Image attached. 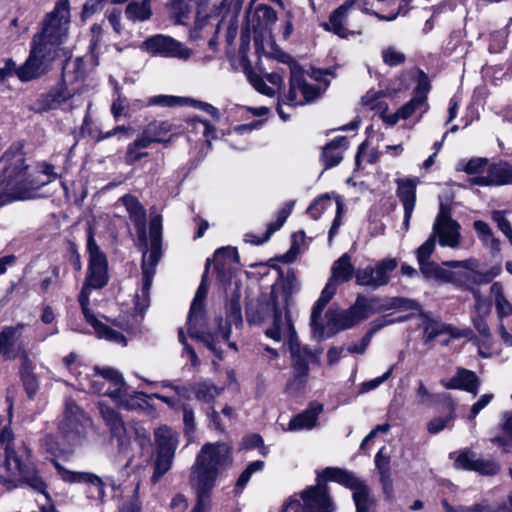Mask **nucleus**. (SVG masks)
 Wrapping results in <instances>:
<instances>
[{
  "instance_id": "39448f33",
  "label": "nucleus",
  "mask_w": 512,
  "mask_h": 512,
  "mask_svg": "<svg viewBox=\"0 0 512 512\" xmlns=\"http://www.w3.org/2000/svg\"><path fill=\"white\" fill-rule=\"evenodd\" d=\"M479 262L475 258L462 261H446L442 265L430 261L421 266L420 272L427 279L438 283L463 285L468 280L478 284L491 282L501 271V265H495L486 271H479Z\"/></svg>"
},
{
  "instance_id": "9d476101",
  "label": "nucleus",
  "mask_w": 512,
  "mask_h": 512,
  "mask_svg": "<svg viewBox=\"0 0 512 512\" xmlns=\"http://www.w3.org/2000/svg\"><path fill=\"white\" fill-rule=\"evenodd\" d=\"M161 229L162 220L160 216H154L150 220L149 235L150 249L143 253L142 259V287L135 295V310L140 316L150 304V288L155 274V267L161 257Z\"/></svg>"
},
{
  "instance_id": "49530a36",
  "label": "nucleus",
  "mask_w": 512,
  "mask_h": 512,
  "mask_svg": "<svg viewBox=\"0 0 512 512\" xmlns=\"http://www.w3.org/2000/svg\"><path fill=\"white\" fill-rule=\"evenodd\" d=\"M404 319H406V317L398 318L397 320H383L381 323H376L375 326L361 339V341L359 343H354V344L349 345L347 348V351L351 354H354V353L363 354L366 351V349L371 341V338L376 331H378L379 329H381L382 327H384L386 325H389V324H392L395 322H400V321H403Z\"/></svg>"
},
{
  "instance_id": "338daca9",
  "label": "nucleus",
  "mask_w": 512,
  "mask_h": 512,
  "mask_svg": "<svg viewBox=\"0 0 512 512\" xmlns=\"http://www.w3.org/2000/svg\"><path fill=\"white\" fill-rule=\"evenodd\" d=\"M138 491L139 483L135 487L132 497L125 500L119 506V512H141V502L139 500Z\"/></svg>"
},
{
  "instance_id": "393cba45",
  "label": "nucleus",
  "mask_w": 512,
  "mask_h": 512,
  "mask_svg": "<svg viewBox=\"0 0 512 512\" xmlns=\"http://www.w3.org/2000/svg\"><path fill=\"white\" fill-rule=\"evenodd\" d=\"M111 399L126 410H145L148 408L147 394L131 390L123 380V387L109 392Z\"/></svg>"
},
{
  "instance_id": "c9c22d12",
  "label": "nucleus",
  "mask_w": 512,
  "mask_h": 512,
  "mask_svg": "<svg viewBox=\"0 0 512 512\" xmlns=\"http://www.w3.org/2000/svg\"><path fill=\"white\" fill-rule=\"evenodd\" d=\"M354 273V266L351 262V256L348 253H344L332 264L329 281L338 286L351 280Z\"/></svg>"
},
{
  "instance_id": "8fccbe9b",
  "label": "nucleus",
  "mask_w": 512,
  "mask_h": 512,
  "mask_svg": "<svg viewBox=\"0 0 512 512\" xmlns=\"http://www.w3.org/2000/svg\"><path fill=\"white\" fill-rule=\"evenodd\" d=\"M298 289L299 281L294 271L288 270L284 276L281 289L279 290L273 288L272 291L275 290L277 292L280 301L283 300V297H285V299H287V304H289L290 295L296 292Z\"/></svg>"
},
{
  "instance_id": "5fc2aeb1",
  "label": "nucleus",
  "mask_w": 512,
  "mask_h": 512,
  "mask_svg": "<svg viewBox=\"0 0 512 512\" xmlns=\"http://www.w3.org/2000/svg\"><path fill=\"white\" fill-rule=\"evenodd\" d=\"M21 378L28 397H34L39 389V383L37 377L30 371L25 361L22 363Z\"/></svg>"
},
{
  "instance_id": "b1692460",
  "label": "nucleus",
  "mask_w": 512,
  "mask_h": 512,
  "mask_svg": "<svg viewBox=\"0 0 512 512\" xmlns=\"http://www.w3.org/2000/svg\"><path fill=\"white\" fill-rule=\"evenodd\" d=\"M25 466L15 451L5 452V460L0 465V484L8 490L19 487V479Z\"/></svg>"
},
{
  "instance_id": "5701e85b",
  "label": "nucleus",
  "mask_w": 512,
  "mask_h": 512,
  "mask_svg": "<svg viewBox=\"0 0 512 512\" xmlns=\"http://www.w3.org/2000/svg\"><path fill=\"white\" fill-rule=\"evenodd\" d=\"M54 466L60 477L70 483H86L89 485L90 497L103 500L105 497V483L97 475L87 472H74L65 469L58 462H54Z\"/></svg>"
},
{
  "instance_id": "6e6552de",
  "label": "nucleus",
  "mask_w": 512,
  "mask_h": 512,
  "mask_svg": "<svg viewBox=\"0 0 512 512\" xmlns=\"http://www.w3.org/2000/svg\"><path fill=\"white\" fill-rule=\"evenodd\" d=\"M85 75V62L82 58L68 59L62 68V83L47 94L41 95L39 102L42 108L55 109L68 100H72L71 109L82 106L83 94L87 90L83 84Z\"/></svg>"
},
{
  "instance_id": "cd10ccee",
  "label": "nucleus",
  "mask_w": 512,
  "mask_h": 512,
  "mask_svg": "<svg viewBox=\"0 0 512 512\" xmlns=\"http://www.w3.org/2000/svg\"><path fill=\"white\" fill-rule=\"evenodd\" d=\"M397 184V196L402 202L404 209L403 229L407 232L416 203V183L411 179H400L397 181Z\"/></svg>"
},
{
  "instance_id": "58836bf2",
  "label": "nucleus",
  "mask_w": 512,
  "mask_h": 512,
  "mask_svg": "<svg viewBox=\"0 0 512 512\" xmlns=\"http://www.w3.org/2000/svg\"><path fill=\"white\" fill-rule=\"evenodd\" d=\"M101 415L106 422V424L110 427L111 433L114 437L118 438L121 445H124V436L126 435V427L124 425L123 420L121 419L119 413L114 409L101 406Z\"/></svg>"
},
{
  "instance_id": "680f3d73",
  "label": "nucleus",
  "mask_w": 512,
  "mask_h": 512,
  "mask_svg": "<svg viewBox=\"0 0 512 512\" xmlns=\"http://www.w3.org/2000/svg\"><path fill=\"white\" fill-rule=\"evenodd\" d=\"M436 239L431 234L429 238L417 249L416 257L419 264V268L423 266V264H427L430 262V256L435 250Z\"/></svg>"
},
{
  "instance_id": "4d7b16f0",
  "label": "nucleus",
  "mask_w": 512,
  "mask_h": 512,
  "mask_svg": "<svg viewBox=\"0 0 512 512\" xmlns=\"http://www.w3.org/2000/svg\"><path fill=\"white\" fill-rule=\"evenodd\" d=\"M362 104L370 110L385 112L387 104L383 101V94L379 91H368L362 97Z\"/></svg>"
},
{
  "instance_id": "423d86ee",
  "label": "nucleus",
  "mask_w": 512,
  "mask_h": 512,
  "mask_svg": "<svg viewBox=\"0 0 512 512\" xmlns=\"http://www.w3.org/2000/svg\"><path fill=\"white\" fill-rule=\"evenodd\" d=\"M2 160L8 163L4 167L2 193L11 200H27L34 198L35 192L50 182L39 178V171L31 168L21 152H6Z\"/></svg>"
},
{
  "instance_id": "f257e3e1",
  "label": "nucleus",
  "mask_w": 512,
  "mask_h": 512,
  "mask_svg": "<svg viewBox=\"0 0 512 512\" xmlns=\"http://www.w3.org/2000/svg\"><path fill=\"white\" fill-rule=\"evenodd\" d=\"M271 304L273 307L272 323L265 330V335L276 341H285L288 345L291 358L293 377L287 385L288 390H301L309 378V363L319 360L320 350H311L307 345H302L291 320L287 299L279 300L275 290L271 291Z\"/></svg>"
},
{
  "instance_id": "aec40b11",
  "label": "nucleus",
  "mask_w": 512,
  "mask_h": 512,
  "mask_svg": "<svg viewBox=\"0 0 512 512\" xmlns=\"http://www.w3.org/2000/svg\"><path fill=\"white\" fill-rule=\"evenodd\" d=\"M27 324L18 322L15 325L4 326L0 331V356L7 360L17 358L28 362V354L22 341Z\"/></svg>"
},
{
  "instance_id": "09e8293b",
  "label": "nucleus",
  "mask_w": 512,
  "mask_h": 512,
  "mask_svg": "<svg viewBox=\"0 0 512 512\" xmlns=\"http://www.w3.org/2000/svg\"><path fill=\"white\" fill-rule=\"evenodd\" d=\"M502 430L504 435L493 438L492 442L502 447L505 452H509L512 446V414H503Z\"/></svg>"
},
{
  "instance_id": "e2e57ef3",
  "label": "nucleus",
  "mask_w": 512,
  "mask_h": 512,
  "mask_svg": "<svg viewBox=\"0 0 512 512\" xmlns=\"http://www.w3.org/2000/svg\"><path fill=\"white\" fill-rule=\"evenodd\" d=\"M292 208L293 203H288L278 212L276 221L270 223L267 227L265 240H268L274 232H276L283 226V224L291 214Z\"/></svg>"
},
{
  "instance_id": "f3484780",
  "label": "nucleus",
  "mask_w": 512,
  "mask_h": 512,
  "mask_svg": "<svg viewBox=\"0 0 512 512\" xmlns=\"http://www.w3.org/2000/svg\"><path fill=\"white\" fill-rule=\"evenodd\" d=\"M58 56L50 48L31 41L30 53L26 61L17 69V77L22 81H30L47 73L51 63Z\"/></svg>"
},
{
  "instance_id": "a211bd4d",
  "label": "nucleus",
  "mask_w": 512,
  "mask_h": 512,
  "mask_svg": "<svg viewBox=\"0 0 512 512\" xmlns=\"http://www.w3.org/2000/svg\"><path fill=\"white\" fill-rule=\"evenodd\" d=\"M123 376L111 367H94L92 374H86L79 379L80 389L83 391L103 394L111 398L109 392L123 387Z\"/></svg>"
},
{
  "instance_id": "ddd939ff",
  "label": "nucleus",
  "mask_w": 512,
  "mask_h": 512,
  "mask_svg": "<svg viewBox=\"0 0 512 512\" xmlns=\"http://www.w3.org/2000/svg\"><path fill=\"white\" fill-rule=\"evenodd\" d=\"M90 426V418L72 398H67L59 430L68 445L71 448L82 445Z\"/></svg>"
},
{
  "instance_id": "0eeeda50",
  "label": "nucleus",
  "mask_w": 512,
  "mask_h": 512,
  "mask_svg": "<svg viewBox=\"0 0 512 512\" xmlns=\"http://www.w3.org/2000/svg\"><path fill=\"white\" fill-rule=\"evenodd\" d=\"M206 275L202 277V281L196 291L192 301L187 324L191 337L201 341L208 349H210L217 357H222V344H227L229 348L236 350V344L229 341L230 327L227 323H223L222 318L215 319V328L213 331H204L202 325L204 322V299L206 297L208 287L205 281Z\"/></svg>"
},
{
  "instance_id": "2eb2a0df",
  "label": "nucleus",
  "mask_w": 512,
  "mask_h": 512,
  "mask_svg": "<svg viewBox=\"0 0 512 512\" xmlns=\"http://www.w3.org/2000/svg\"><path fill=\"white\" fill-rule=\"evenodd\" d=\"M333 510L327 485L319 481L315 486L307 488L299 495L292 496L283 512H332Z\"/></svg>"
},
{
  "instance_id": "3c124183",
  "label": "nucleus",
  "mask_w": 512,
  "mask_h": 512,
  "mask_svg": "<svg viewBox=\"0 0 512 512\" xmlns=\"http://www.w3.org/2000/svg\"><path fill=\"white\" fill-rule=\"evenodd\" d=\"M385 447H382L375 456V465L377 470L379 471L381 481L383 485L386 487L391 484V473H390V456L386 455Z\"/></svg>"
},
{
  "instance_id": "20e7f679",
  "label": "nucleus",
  "mask_w": 512,
  "mask_h": 512,
  "mask_svg": "<svg viewBox=\"0 0 512 512\" xmlns=\"http://www.w3.org/2000/svg\"><path fill=\"white\" fill-rule=\"evenodd\" d=\"M231 447L224 442L206 443L191 467L190 483L197 500L209 501L219 474L232 464Z\"/></svg>"
},
{
  "instance_id": "a18cd8bd",
  "label": "nucleus",
  "mask_w": 512,
  "mask_h": 512,
  "mask_svg": "<svg viewBox=\"0 0 512 512\" xmlns=\"http://www.w3.org/2000/svg\"><path fill=\"white\" fill-rule=\"evenodd\" d=\"M491 177L494 186L512 184V165L501 162L490 166Z\"/></svg>"
},
{
  "instance_id": "dca6fc26",
  "label": "nucleus",
  "mask_w": 512,
  "mask_h": 512,
  "mask_svg": "<svg viewBox=\"0 0 512 512\" xmlns=\"http://www.w3.org/2000/svg\"><path fill=\"white\" fill-rule=\"evenodd\" d=\"M233 0H195L197 6L195 29L218 33L222 22L230 13Z\"/></svg>"
},
{
  "instance_id": "7c9ffc66",
  "label": "nucleus",
  "mask_w": 512,
  "mask_h": 512,
  "mask_svg": "<svg viewBox=\"0 0 512 512\" xmlns=\"http://www.w3.org/2000/svg\"><path fill=\"white\" fill-rule=\"evenodd\" d=\"M361 8V4L355 0H347L339 6L330 16L329 22L324 24L326 30L332 31L340 37H347L348 29L345 27L348 11L352 8Z\"/></svg>"
},
{
  "instance_id": "0e129e2a",
  "label": "nucleus",
  "mask_w": 512,
  "mask_h": 512,
  "mask_svg": "<svg viewBox=\"0 0 512 512\" xmlns=\"http://www.w3.org/2000/svg\"><path fill=\"white\" fill-rule=\"evenodd\" d=\"M332 206V200L328 195L317 198L307 209V213L314 219L320 218L322 213Z\"/></svg>"
},
{
  "instance_id": "9b49d317",
  "label": "nucleus",
  "mask_w": 512,
  "mask_h": 512,
  "mask_svg": "<svg viewBox=\"0 0 512 512\" xmlns=\"http://www.w3.org/2000/svg\"><path fill=\"white\" fill-rule=\"evenodd\" d=\"M376 302L375 298L367 299L365 296L359 295L354 305L346 310L331 306L325 314L326 324H323L325 327L324 337L328 338L340 331L350 329L368 318L376 312Z\"/></svg>"
},
{
  "instance_id": "e433bc0d",
  "label": "nucleus",
  "mask_w": 512,
  "mask_h": 512,
  "mask_svg": "<svg viewBox=\"0 0 512 512\" xmlns=\"http://www.w3.org/2000/svg\"><path fill=\"white\" fill-rule=\"evenodd\" d=\"M473 229L482 245L488 249L493 256L497 255L501 250L500 240L494 235L488 223L482 220L473 222Z\"/></svg>"
},
{
  "instance_id": "a878e982",
  "label": "nucleus",
  "mask_w": 512,
  "mask_h": 512,
  "mask_svg": "<svg viewBox=\"0 0 512 512\" xmlns=\"http://www.w3.org/2000/svg\"><path fill=\"white\" fill-rule=\"evenodd\" d=\"M337 285L333 282L329 281L325 285L324 289L321 292V295L315 305L313 306L310 325L312 328V334L315 338L322 339L325 335V327L321 322V315L324 311L328 302L332 299L337 290Z\"/></svg>"
},
{
  "instance_id": "f704fd0d",
  "label": "nucleus",
  "mask_w": 512,
  "mask_h": 512,
  "mask_svg": "<svg viewBox=\"0 0 512 512\" xmlns=\"http://www.w3.org/2000/svg\"><path fill=\"white\" fill-rule=\"evenodd\" d=\"M272 315L271 294L259 297L255 303L248 304L246 308V319L250 324H261Z\"/></svg>"
},
{
  "instance_id": "c756f323",
  "label": "nucleus",
  "mask_w": 512,
  "mask_h": 512,
  "mask_svg": "<svg viewBox=\"0 0 512 512\" xmlns=\"http://www.w3.org/2000/svg\"><path fill=\"white\" fill-rule=\"evenodd\" d=\"M457 468L476 471L483 475H494L498 472L499 466L492 460L477 457L473 452H463L455 460Z\"/></svg>"
},
{
  "instance_id": "1a4fd4ad",
  "label": "nucleus",
  "mask_w": 512,
  "mask_h": 512,
  "mask_svg": "<svg viewBox=\"0 0 512 512\" xmlns=\"http://www.w3.org/2000/svg\"><path fill=\"white\" fill-rule=\"evenodd\" d=\"M70 22V1L58 0L53 10L43 18L41 30L32 40L58 54L59 47L68 39Z\"/></svg>"
},
{
  "instance_id": "f8f14e48",
  "label": "nucleus",
  "mask_w": 512,
  "mask_h": 512,
  "mask_svg": "<svg viewBox=\"0 0 512 512\" xmlns=\"http://www.w3.org/2000/svg\"><path fill=\"white\" fill-rule=\"evenodd\" d=\"M319 477L325 481H334L351 489L356 512H375L376 502L370 493V489L353 473L338 467H327L319 473Z\"/></svg>"
},
{
  "instance_id": "7ed1b4c3",
  "label": "nucleus",
  "mask_w": 512,
  "mask_h": 512,
  "mask_svg": "<svg viewBox=\"0 0 512 512\" xmlns=\"http://www.w3.org/2000/svg\"><path fill=\"white\" fill-rule=\"evenodd\" d=\"M231 447L224 442L206 443L191 467L190 483L197 500L209 501L219 474L232 464Z\"/></svg>"
},
{
  "instance_id": "412c9836",
  "label": "nucleus",
  "mask_w": 512,
  "mask_h": 512,
  "mask_svg": "<svg viewBox=\"0 0 512 512\" xmlns=\"http://www.w3.org/2000/svg\"><path fill=\"white\" fill-rule=\"evenodd\" d=\"M141 47L152 55H158L166 58L187 60L192 55L191 49L186 47L184 44L162 34H157L147 38Z\"/></svg>"
},
{
  "instance_id": "4c0bfd02",
  "label": "nucleus",
  "mask_w": 512,
  "mask_h": 512,
  "mask_svg": "<svg viewBox=\"0 0 512 512\" xmlns=\"http://www.w3.org/2000/svg\"><path fill=\"white\" fill-rule=\"evenodd\" d=\"M119 201L126 208L131 220L139 227L143 238H145L146 213L139 200L127 194L122 196Z\"/></svg>"
},
{
  "instance_id": "c85d7f7f",
  "label": "nucleus",
  "mask_w": 512,
  "mask_h": 512,
  "mask_svg": "<svg viewBox=\"0 0 512 512\" xmlns=\"http://www.w3.org/2000/svg\"><path fill=\"white\" fill-rule=\"evenodd\" d=\"M277 21L276 11L257 0H252L251 7L248 12V22L254 30H264L274 25Z\"/></svg>"
},
{
  "instance_id": "603ef678",
  "label": "nucleus",
  "mask_w": 512,
  "mask_h": 512,
  "mask_svg": "<svg viewBox=\"0 0 512 512\" xmlns=\"http://www.w3.org/2000/svg\"><path fill=\"white\" fill-rule=\"evenodd\" d=\"M427 103H424L422 96L414 97L398 109V115L403 120L410 118L413 114L419 112L420 114L426 112Z\"/></svg>"
},
{
  "instance_id": "72a5a7b5",
  "label": "nucleus",
  "mask_w": 512,
  "mask_h": 512,
  "mask_svg": "<svg viewBox=\"0 0 512 512\" xmlns=\"http://www.w3.org/2000/svg\"><path fill=\"white\" fill-rule=\"evenodd\" d=\"M443 385L448 389H462L476 395L480 385V380L475 372L464 368H458L456 374L450 379V381L443 383Z\"/></svg>"
},
{
  "instance_id": "37998d69",
  "label": "nucleus",
  "mask_w": 512,
  "mask_h": 512,
  "mask_svg": "<svg viewBox=\"0 0 512 512\" xmlns=\"http://www.w3.org/2000/svg\"><path fill=\"white\" fill-rule=\"evenodd\" d=\"M192 392H194L198 400L210 402L217 397L222 389L215 386L212 382L203 380L191 385Z\"/></svg>"
},
{
  "instance_id": "69168bd1",
  "label": "nucleus",
  "mask_w": 512,
  "mask_h": 512,
  "mask_svg": "<svg viewBox=\"0 0 512 512\" xmlns=\"http://www.w3.org/2000/svg\"><path fill=\"white\" fill-rule=\"evenodd\" d=\"M382 58L388 66H396L405 61V55L394 47L385 48L382 51Z\"/></svg>"
},
{
  "instance_id": "4468645a",
  "label": "nucleus",
  "mask_w": 512,
  "mask_h": 512,
  "mask_svg": "<svg viewBox=\"0 0 512 512\" xmlns=\"http://www.w3.org/2000/svg\"><path fill=\"white\" fill-rule=\"evenodd\" d=\"M279 61L287 64L290 69V88L286 95L288 105H304L320 95L319 88L307 83L306 72L289 54L279 55Z\"/></svg>"
},
{
  "instance_id": "de8ad7c7",
  "label": "nucleus",
  "mask_w": 512,
  "mask_h": 512,
  "mask_svg": "<svg viewBox=\"0 0 512 512\" xmlns=\"http://www.w3.org/2000/svg\"><path fill=\"white\" fill-rule=\"evenodd\" d=\"M195 0H171V12L180 24H185L192 12Z\"/></svg>"
},
{
  "instance_id": "052dcab7",
  "label": "nucleus",
  "mask_w": 512,
  "mask_h": 512,
  "mask_svg": "<svg viewBox=\"0 0 512 512\" xmlns=\"http://www.w3.org/2000/svg\"><path fill=\"white\" fill-rule=\"evenodd\" d=\"M263 467H264V462L261 460H256V461L249 463L247 465V467L245 468V470L240 474V476L236 482V489L238 491H242L243 488L249 482L251 476L256 472L261 471L263 469Z\"/></svg>"
},
{
  "instance_id": "bb28decb",
  "label": "nucleus",
  "mask_w": 512,
  "mask_h": 512,
  "mask_svg": "<svg viewBox=\"0 0 512 512\" xmlns=\"http://www.w3.org/2000/svg\"><path fill=\"white\" fill-rule=\"evenodd\" d=\"M337 285L333 282L329 281L325 285L324 289L321 292V295L315 305L313 306L310 325L312 328V334L315 338L322 339L325 335V327L321 322V315L324 311L328 302L332 299L337 290Z\"/></svg>"
},
{
  "instance_id": "ea45409f",
  "label": "nucleus",
  "mask_w": 512,
  "mask_h": 512,
  "mask_svg": "<svg viewBox=\"0 0 512 512\" xmlns=\"http://www.w3.org/2000/svg\"><path fill=\"white\" fill-rule=\"evenodd\" d=\"M22 484L27 485L32 490L44 494L48 500H50L49 495L47 494V483L40 475L39 471L33 466H25L20 479L19 486Z\"/></svg>"
},
{
  "instance_id": "2f4dec72",
  "label": "nucleus",
  "mask_w": 512,
  "mask_h": 512,
  "mask_svg": "<svg viewBox=\"0 0 512 512\" xmlns=\"http://www.w3.org/2000/svg\"><path fill=\"white\" fill-rule=\"evenodd\" d=\"M349 145L348 139L344 136L337 137L323 147L321 162L325 169L337 166L343 159V153Z\"/></svg>"
},
{
  "instance_id": "bf43d9fd",
  "label": "nucleus",
  "mask_w": 512,
  "mask_h": 512,
  "mask_svg": "<svg viewBox=\"0 0 512 512\" xmlns=\"http://www.w3.org/2000/svg\"><path fill=\"white\" fill-rule=\"evenodd\" d=\"M187 98L170 96V95H157L150 97L147 100L146 106H163V107H174L183 105L187 102Z\"/></svg>"
},
{
  "instance_id": "774afa93",
  "label": "nucleus",
  "mask_w": 512,
  "mask_h": 512,
  "mask_svg": "<svg viewBox=\"0 0 512 512\" xmlns=\"http://www.w3.org/2000/svg\"><path fill=\"white\" fill-rule=\"evenodd\" d=\"M454 416L450 414L446 417H436L430 420L427 424V430L430 434H437L448 427L449 423L452 422Z\"/></svg>"
},
{
  "instance_id": "f03ea898",
  "label": "nucleus",
  "mask_w": 512,
  "mask_h": 512,
  "mask_svg": "<svg viewBox=\"0 0 512 512\" xmlns=\"http://www.w3.org/2000/svg\"><path fill=\"white\" fill-rule=\"evenodd\" d=\"M87 251L89 264L84 285L78 295L82 313L86 321L91 324L99 338L125 345V337L118 331L113 330L104 323L98 321L89 308V296L92 289H101L108 283V261L106 255L97 245L91 230L88 232Z\"/></svg>"
},
{
  "instance_id": "473e14b6",
  "label": "nucleus",
  "mask_w": 512,
  "mask_h": 512,
  "mask_svg": "<svg viewBox=\"0 0 512 512\" xmlns=\"http://www.w3.org/2000/svg\"><path fill=\"white\" fill-rule=\"evenodd\" d=\"M323 411V405L320 403H312L302 413L293 417L288 426L289 431L311 430L317 424L318 416Z\"/></svg>"
},
{
  "instance_id": "6e6d98bb",
  "label": "nucleus",
  "mask_w": 512,
  "mask_h": 512,
  "mask_svg": "<svg viewBox=\"0 0 512 512\" xmlns=\"http://www.w3.org/2000/svg\"><path fill=\"white\" fill-rule=\"evenodd\" d=\"M145 130L157 142H163L164 137L172 130V124L169 121H154L149 123Z\"/></svg>"
},
{
  "instance_id": "79ce46f5",
  "label": "nucleus",
  "mask_w": 512,
  "mask_h": 512,
  "mask_svg": "<svg viewBox=\"0 0 512 512\" xmlns=\"http://www.w3.org/2000/svg\"><path fill=\"white\" fill-rule=\"evenodd\" d=\"M490 292L495 303L498 317L502 319L503 317L512 315V304L504 296L502 285L499 282L493 283Z\"/></svg>"
},
{
  "instance_id": "6ab92c4d",
  "label": "nucleus",
  "mask_w": 512,
  "mask_h": 512,
  "mask_svg": "<svg viewBox=\"0 0 512 512\" xmlns=\"http://www.w3.org/2000/svg\"><path fill=\"white\" fill-rule=\"evenodd\" d=\"M435 239H438L439 245L457 249L460 247L461 225L450 216L449 209L443 204L440 205L431 233Z\"/></svg>"
},
{
  "instance_id": "864d4df0",
  "label": "nucleus",
  "mask_w": 512,
  "mask_h": 512,
  "mask_svg": "<svg viewBox=\"0 0 512 512\" xmlns=\"http://www.w3.org/2000/svg\"><path fill=\"white\" fill-rule=\"evenodd\" d=\"M174 454L158 452L155 461L154 473L151 478L153 483H157L160 478L170 469Z\"/></svg>"
},
{
  "instance_id": "13d9d810",
  "label": "nucleus",
  "mask_w": 512,
  "mask_h": 512,
  "mask_svg": "<svg viewBox=\"0 0 512 512\" xmlns=\"http://www.w3.org/2000/svg\"><path fill=\"white\" fill-rule=\"evenodd\" d=\"M223 323H227L231 328V325L234 324L236 326L242 323V315H241V306L239 303V295H235L232 297L228 307H227V318L222 319Z\"/></svg>"
},
{
  "instance_id": "a19ab883",
  "label": "nucleus",
  "mask_w": 512,
  "mask_h": 512,
  "mask_svg": "<svg viewBox=\"0 0 512 512\" xmlns=\"http://www.w3.org/2000/svg\"><path fill=\"white\" fill-rule=\"evenodd\" d=\"M155 439L158 446V452L175 454L178 445L176 433L166 426L160 427L155 431Z\"/></svg>"
},
{
  "instance_id": "c03bdc74",
  "label": "nucleus",
  "mask_w": 512,
  "mask_h": 512,
  "mask_svg": "<svg viewBox=\"0 0 512 512\" xmlns=\"http://www.w3.org/2000/svg\"><path fill=\"white\" fill-rule=\"evenodd\" d=\"M151 0L131 2L126 7V16L133 21H144L151 16Z\"/></svg>"
},
{
  "instance_id": "4be33fe9",
  "label": "nucleus",
  "mask_w": 512,
  "mask_h": 512,
  "mask_svg": "<svg viewBox=\"0 0 512 512\" xmlns=\"http://www.w3.org/2000/svg\"><path fill=\"white\" fill-rule=\"evenodd\" d=\"M397 267L395 259H386L378 262L375 266L358 268L355 271L356 284L373 290L389 282V274Z\"/></svg>"
}]
</instances>
